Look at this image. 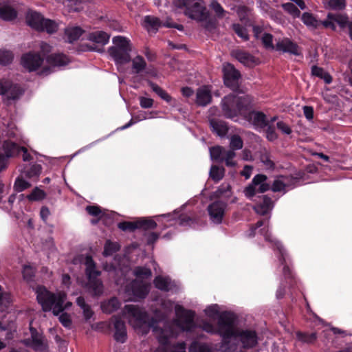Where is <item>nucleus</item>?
Listing matches in <instances>:
<instances>
[{
	"instance_id": "obj_5",
	"label": "nucleus",
	"mask_w": 352,
	"mask_h": 352,
	"mask_svg": "<svg viewBox=\"0 0 352 352\" xmlns=\"http://www.w3.org/2000/svg\"><path fill=\"white\" fill-rule=\"evenodd\" d=\"M113 45L108 50L110 56L118 65H122L131 60L132 51L131 41L124 36H117L112 39Z\"/></svg>"
},
{
	"instance_id": "obj_43",
	"label": "nucleus",
	"mask_w": 352,
	"mask_h": 352,
	"mask_svg": "<svg viewBox=\"0 0 352 352\" xmlns=\"http://www.w3.org/2000/svg\"><path fill=\"white\" fill-rule=\"evenodd\" d=\"M190 352H212L211 348L206 344L195 342L189 349Z\"/></svg>"
},
{
	"instance_id": "obj_40",
	"label": "nucleus",
	"mask_w": 352,
	"mask_h": 352,
	"mask_svg": "<svg viewBox=\"0 0 352 352\" xmlns=\"http://www.w3.org/2000/svg\"><path fill=\"white\" fill-rule=\"evenodd\" d=\"M46 197L45 192L41 188L36 187L27 198L32 201H41Z\"/></svg>"
},
{
	"instance_id": "obj_29",
	"label": "nucleus",
	"mask_w": 352,
	"mask_h": 352,
	"mask_svg": "<svg viewBox=\"0 0 352 352\" xmlns=\"http://www.w3.org/2000/svg\"><path fill=\"white\" fill-rule=\"evenodd\" d=\"M204 312H205L206 316L210 318L214 319L217 317V318H218L217 324V326H214V327H216V328H218L219 320L220 316L222 314L226 313V312L220 313L219 307L218 305H216V304L211 305L207 307L204 309ZM212 325L214 327L213 324H212Z\"/></svg>"
},
{
	"instance_id": "obj_57",
	"label": "nucleus",
	"mask_w": 352,
	"mask_h": 352,
	"mask_svg": "<svg viewBox=\"0 0 352 352\" xmlns=\"http://www.w3.org/2000/svg\"><path fill=\"white\" fill-rule=\"evenodd\" d=\"M244 193H245V195L248 198L252 197L254 195H255L257 193L256 186H255L254 184L253 183V181L249 186H248L245 188Z\"/></svg>"
},
{
	"instance_id": "obj_3",
	"label": "nucleus",
	"mask_w": 352,
	"mask_h": 352,
	"mask_svg": "<svg viewBox=\"0 0 352 352\" xmlns=\"http://www.w3.org/2000/svg\"><path fill=\"white\" fill-rule=\"evenodd\" d=\"M177 8H184V14L190 19L199 23L207 30L213 28V24L210 21L208 11L199 0H182V2H175Z\"/></svg>"
},
{
	"instance_id": "obj_32",
	"label": "nucleus",
	"mask_w": 352,
	"mask_h": 352,
	"mask_svg": "<svg viewBox=\"0 0 352 352\" xmlns=\"http://www.w3.org/2000/svg\"><path fill=\"white\" fill-rule=\"evenodd\" d=\"M20 148L16 144L8 141L5 142L3 145V148L7 157L17 155L20 151Z\"/></svg>"
},
{
	"instance_id": "obj_16",
	"label": "nucleus",
	"mask_w": 352,
	"mask_h": 352,
	"mask_svg": "<svg viewBox=\"0 0 352 352\" xmlns=\"http://www.w3.org/2000/svg\"><path fill=\"white\" fill-rule=\"evenodd\" d=\"M277 51L289 53L294 55H300V52L298 45L287 38L278 40L275 45Z\"/></svg>"
},
{
	"instance_id": "obj_48",
	"label": "nucleus",
	"mask_w": 352,
	"mask_h": 352,
	"mask_svg": "<svg viewBox=\"0 0 352 352\" xmlns=\"http://www.w3.org/2000/svg\"><path fill=\"white\" fill-rule=\"evenodd\" d=\"M13 54L11 52L0 50V64L7 65L12 62Z\"/></svg>"
},
{
	"instance_id": "obj_58",
	"label": "nucleus",
	"mask_w": 352,
	"mask_h": 352,
	"mask_svg": "<svg viewBox=\"0 0 352 352\" xmlns=\"http://www.w3.org/2000/svg\"><path fill=\"white\" fill-rule=\"evenodd\" d=\"M140 104L142 108H151L153 104V100L146 97H140Z\"/></svg>"
},
{
	"instance_id": "obj_27",
	"label": "nucleus",
	"mask_w": 352,
	"mask_h": 352,
	"mask_svg": "<svg viewBox=\"0 0 352 352\" xmlns=\"http://www.w3.org/2000/svg\"><path fill=\"white\" fill-rule=\"evenodd\" d=\"M273 208V203L270 198L263 197V203L254 206V209L256 213L264 215Z\"/></svg>"
},
{
	"instance_id": "obj_47",
	"label": "nucleus",
	"mask_w": 352,
	"mask_h": 352,
	"mask_svg": "<svg viewBox=\"0 0 352 352\" xmlns=\"http://www.w3.org/2000/svg\"><path fill=\"white\" fill-rule=\"evenodd\" d=\"M259 39L261 40L262 43L266 48L271 50L275 49V46L273 45L272 42L273 36L272 34L263 33Z\"/></svg>"
},
{
	"instance_id": "obj_42",
	"label": "nucleus",
	"mask_w": 352,
	"mask_h": 352,
	"mask_svg": "<svg viewBox=\"0 0 352 352\" xmlns=\"http://www.w3.org/2000/svg\"><path fill=\"white\" fill-rule=\"evenodd\" d=\"M146 63L141 56H135L132 60L133 69L135 70L136 73H139L144 70L146 67Z\"/></svg>"
},
{
	"instance_id": "obj_51",
	"label": "nucleus",
	"mask_w": 352,
	"mask_h": 352,
	"mask_svg": "<svg viewBox=\"0 0 352 352\" xmlns=\"http://www.w3.org/2000/svg\"><path fill=\"white\" fill-rule=\"evenodd\" d=\"M31 186V184L23 179V178H18L16 179L14 183V189L17 192H22L24 190L30 188Z\"/></svg>"
},
{
	"instance_id": "obj_59",
	"label": "nucleus",
	"mask_w": 352,
	"mask_h": 352,
	"mask_svg": "<svg viewBox=\"0 0 352 352\" xmlns=\"http://www.w3.org/2000/svg\"><path fill=\"white\" fill-rule=\"evenodd\" d=\"M297 336L299 340H300L302 342H311L312 341L315 340L316 338V333H311V335L307 336L304 335L301 333H298Z\"/></svg>"
},
{
	"instance_id": "obj_34",
	"label": "nucleus",
	"mask_w": 352,
	"mask_h": 352,
	"mask_svg": "<svg viewBox=\"0 0 352 352\" xmlns=\"http://www.w3.org/2000/svg\"><path fill=\"white\" fill-rule=\"evenodd\" d=\"M302 21L307 27L312 28H317L320 24L322 25L323 22H319L311 13L309 12H305L302 14Z\"/></svg>"
},
{
	"instance_id": "obj_6",
	"label": "nucleus",
	"mask_w": 352,
	"mask_h": 352,
	"mask_svg": "<svg viewBox=\"0 0 352 352\" xmlns=\"http://www.w3.org/2000/svg\"><path fill=\"white\" fill-rule=\"evenodd\" d=\"M136 279L131 283L126 292L133 295V298H144L149 292L150 285L146 280L151 276V272L146 267H138L134 270Z\"/></svg>"
},
{
	"instance_id": "obj_41",
	"label": "nucleus",
	"mask_w": 352,
	"mask_h": 352,
	"mask_svg": "<svg viewBox=\"0 0 352 352\" xmlns=\"http://www.w3.org/2000/svg\"><path fill=\"white\" fill-rule=\"evenodd\" d=\"M324 3L326 8L333 10H342L346 6L345 0H329L324 2Z\"/></svg>"
},
{
	"instance_id": "obj_21",
	"label": "nucleus",
	"mask_w": 352,
	"mask_h": 352,
	"mask_svg": "<svg viewBox=\"0 0 352 352\" xmlns=\"http://www.w3.org/2000/svg\"><path fill=\"white\" fill-rule=\"evenodd\" d=\"M110 36L103 31H96L90 33L88 39L100 46L105 45L109 40Z\"/></svg>"
},
{
	"instance_id": "obj_14",
	"label": "nucleus",
	"mask_w": 352,
	"mask_h": 352,
	"mask_svg": "<svg viewBox=\"0 0 352 352\" xmlns=\"http://www.w3.org/2000/svg\"><path fill=\"white\" fill-rule=\"evenodd\" d=\"M31 331V343L25 340L24 343L30 345L34 350L36 351H44L47 348V340L41 335L36 332L35 329L30 327Z\"/></svg>"
},
{
	"instance_id": "obj_56",
	"label": "nucleus",
	"mask_w": 352,
	"mask_h": 352,
	"mask_svg": "<svg viewBox=\"0 0 352 352\" xmlns=\"http://www.w3.org/2000/svg\"><path fill=\"white\" fill-rule=\"evenodd\" d=\"M87 212L92 216L100 217L102 215V212L98 206H92L86 208Z\"/></svg>"
},
{
	"instance_id": "obj_17",
	"label": "nucleus",
	"mask_w": 352,
	"mask_h": 352,
	"mask_svg": "<svg viewBox=\"0 0 352 352\" xmlns=\"http://www.w3.org/2000/svg\"><path fill=\"white\" fill-rule=\"evenodd\" d=\"M111 323L114 329V338L120 342H124L126 339V329L123 321L116 316L111 318Z\"/></svg>"
},
{
	"instance_id": "obj_62",
	"label": "nucleus",
	"mask_w": 352,
	"mask_h": 352,
	"mask_svg": "<svg viewBox=\"0 0 352 352\" xmlns=\"http://www.w3.org/2000/svg\"><path fill=\"white\" fill-rule=\"evenodd\" d=\"M230 185L229 184H223L217 191V195H222L226 194L230 190Z\"/></svg>"
},
{
	"instance_id": "obj_33",
	"label": "nucleus",
	"mask_w": 352,
	"mask_h": 352,
	"mask_svg": "<svg viewBox=\"0 0 352 352\" xmlns=\"http://www.w3.org/2000/svg\"><path fill=\"white\" fill-rule=\"evenodd\" d=\"M210 126L213 131L217 133L219 136L225 135L228 131L227 125L223 122L221 121L212 120L210 121Z\"/></svg>"
},
{
	"instance_id": "obj_22",
	"label": "nucleus",
	"mask_w": 352,
	"mask_h": 352,
	"mask_svg": "<svg viewBox=\"0 0 352 352\" xmlns=\"http://www.w3.org/2000/svg\"><path fill=\"white\" fill-rule=\"evenodd\" d=\"M17 16L15 9L9 3L0 5V19L4 21H11Z\"/></svg>"
},
{
	"instance_id": "obj_35",
	"label": "nucleus",
	"mask_w": 352,
	"mask_h": 352,
	"mask_svg": "<svg viewBox=\"0 0 352 352\" xmlns=\"http://www.w3.org/2000/svg\"><path fill=\"white\" fill-rule=\"evenodd\" d=\"M286 180H287V178L285 177L281 176L278 177L274 180L272 186V190L274 192H285L286 188L288 186Z\"/></svg>"
},
{
	"instance_id": "obj_10",
	"label": "nucleus",
	"mask_w": 352,
	"mask_h": 352,
	"mask_svg": "<svg viewBox=\"0 0 352 352\" xmlns=\"http://www.w3.org/2000/svg\"><path fill=\"white\" fill-rule=\"evenodd\" d=\"M210 154L212 160L225 162L228 166H234L236 165V162L233 160L236 154L232 149L226 150L222 146H216L210 148Z\"/></svg>"
},
{
	"instance_id": "obj_50",
	"label": "nucleus",
	"mask_w": 352,
	"mask_h": 352,
	"mask_svg": "<svg viewBox=\"0 0 352 352\" xmlns=\"http://www.w3.org/2000/svg\"><path fill=\"white\" fill-rule=\"evenodd\" d=\"M243 144V141L239 135H234L230 138V146L232 151L242 148Z\"/></svg>"
},
{
	"instance_id": "obj_49",
	"label": "nucleus",
	"mask_w": 352,
	"mask_h": 352,
	"mask_svg": "<svg viewBox=\"0 0 352 352\" xmlns=\"http://www.w3.org/2000/svg\"><path fill=\"white\" fill-rule=\"evenodd\" d=\"M118 228L123 231H133L137 228H139L138 221L129 222L124 221L118 223Z\"/></svg>"
},
{
	"instance_id": "obj_54",
	"label": "nucleus",
	"mask_w": 352,
	"mask_h": 352,
	"mask_svg": "<svg viewBox=\"0 0 352 352\" xmlns=\"http://www.w3.org/2000/svg\"><path fill=\"white\" fill-rule=\"evenodd\" d=\"M249 10L245 6H240L236 10L237 15L241 21H245L248 16Z\"/></svg>"
},
{
	"instance_id": "obj_13",
	"label": "nucleus",
	"mask_w": 352,
	"mask_h": 352,
	"mask_svg": "<svg viewBox=\"0 0 352 352\" xmlns=\"http://www.w3.org/2000/svg\"><path fill=\"white\" fill-rule=\"evenodd\" d=\"M22 94V90L17 85L9 80L0 81V95H4L8 100H15Z\"/></svg>"
},
{
	"instance_id": "obj_25",
	"label": "nucleus",
	"mask_w": 352,
	"mask_h": 352,
	"mask_svg": "<svg viewBox=\"0 0 352 352\" xmlns=\"http://www.w3.org/2000/svg\"><path fill=\"white\" fill-rule=\"evenodd\" d=\"M47 62L52 67L63 66L69 63V59L63 54H52L47 58Z\"/></svg>"
},
{
	"instance_id": "obj_20",
	"label": "nucleus",
	"mask_w": 352,
	"mask_h": 352,
	"mask_svg": "<svg viewBox=\"0 0 352 352\" xmlns=\"http://www.w3.org/2000/svg\"><path fill=\"white\" fill-rule=\"evenodd\" d=\"M248 120L250 123L259 128L265 127L269 122L266 116L263 113L259 111L250 112L248 115Z\"/></svg>"
},
{
	"instance_id": "obj_46",
	"label": "nucleus",
	"mask_w": 352,
	"mask_h": 352,
	"mask_svg": "<svg viewBox=\"0 0 352 352\" xmlns=\"http://www.w3.org/2000/svg\"><path fill=\"white\" fill-rule=\"evenodd\" d=\"M41 166L39 164H33L30 168L24 171V174L29 178L37 177L41 174Z\"/></svg>"
},
{
	"instance_id": "obj_63",
	"label": "nucleus",
	"mask_w": 352,
	"mask_h": 352,
	"mask_svg": "<svg viewBox=\"0 0 352 352\" xmlns=\"http://www.w3.org/2000/svg\"><path fill=\"white\" fill-rule=\"evenodd\" d=\"M261 162L267 168H272L274 167L273 162L269 158L267 155H263L261 158Z\"/></svg>"
},
{
	"instance_id": "obj_44",
	"label": "nucleus",
	"mask_w": 352,
	"mask_h": 352,
	"mask_svg": "<svg viewBox=\"0 0 352 352\" xmlns=\"http://www.w3.org/2000/svg\"><path fill=\"white\" fill-rule=\"evenodd\" d=\"M120 248V245L117 243H112L110 241H107L105 243L104 247L103 254L104 256H110L113 254L114 252L118 251Z\"/></svg>"
},
{
	"instance_id": "obj_9",
	"label": "nucleus",
	"mask_w": 352,
	"mask_h": 352,
	"mask_svg": "<svg viewBox=\"0 0 352 352\" xmlns=\"http://www.w3.org/2000/svg\"><path fill=\"white\" fill-rule=\"evenodd\" d=\"M336 24H338L340 28L348 27L349 36L352 40V21H349L348 17L346 15L330 13L322 22V25L324 28H330L332 30H336Z\"/></svg>"
},
{
	"instance_id": "obj_45",
	"label": "nucleus",
	"mask_w": 352,
	"mask_h": 352,
	"mask_svg": "<svg viewBox=\"0 0 352 352\" xmlns=\"http://www.w3.org/2000/svg\"><path fill=\"white\" fill-rule=\"evenodd\" d=\"M283 8L292 16L297 18L300 15V11L292 3H286L282 5Z\"/></svg>"
},
{
	"instance_id": "obj_11",
	"label": "nucleus",
	"mask_w": 352,
	"mask_h": 352,
	"mask_svg": "<svg viewBox=\"0 0 352 352\" xmlns=\"http://www.w3.org/2000/svg\"><path fill=\"white\" fill-rule=\"evenodd\" d=\"M43 58L38 53L30 52L24 54L21 58V64L29 72L37 70L43 64Z\"/></svg>"
},
{
	"instance_id": "obj_39",
	"label": "nucleus",
	"mask_w": 352,
	"mask_h": 352,
	"mask_svg": "<svg viewBox=\"0 0 352 352\" xmlns=\"http://www.w3.org/2000/svg\"><path fill=\"white\" fill-rule=\"evenodd\" d=\"M150 87L151 89L157 94L162 99L164 100L167 102H170L171 97L169 96V94L163 89H162L160 87H159L157 85L150 82L149 83Z\"/></svg>"
},
{
	"instance_id": "obj_2",
	"label": "nucleus",
	"mask_w": 352,
	"mask_h": 352,
	"mask_svg": "<svg viewBox=\"0 0 352 352\" xmlns=\"http://www.w3.org/2000/svg\"><path fill=\"white\" fill-rule=\"evenodd\" d=\"M37 300L41 304L44 311L52 310L55 316L63 312L65 309L72 305L67 302L65 304L66 294L64 292H58L54 294L47 291L45 287H38L36 291Z\"/></svg>"
},
{
	"instance_id": "obj_15",
	"label": "nucleus",
	"mask_w": 352,
	"mask_h": 352,
	"mask_svg": "<svg viewBox=\"0 0 352 352\" xmlns=\"http://www.w3.org/2000/svg\"><path fill=\"white\" fill-rule=\"evenodd\" d=\"M226 206V204L221 201H215L208 206V213L212 222L215 223L221 222Z\"/></svg>"
},
{
	"instance_id": "obj_53",
	"label": "nucleus",
	"mask_w": 352,
	"mask_h": 352,
	"mask_svg": "<svg viewBox=\"0 0 352 352\" xmlns=\"http://www.w3.org/2000/svg\"><path fill=\"white\" fill-rule=\"evenodd\" d=\"M23 275L25 280L30 281L34 275V270L30 265H25L23 270Z\"/></svg>"
},
{
	"instance_id": "obj_37",
	"label": "nucleus",
	"mask_w": 352,
	"mask_h": 352,
	"mask_svg": "<svg viewBox=\"0 0 352 352\" xmlns=\"http://www.w3.org/2000/svg\"><path fill=\"white\" fill-rule=\"evenodd\" d=\"M225 173V170L223 167L218 166H212L210 170V177L215 182L221 180Z\"/></svg>"
},
{
	"instance_id": "obj_24",
	"label": "nucleus",
	"mask_w": 352,
	"mask_h": 352,
	"mask_svg": "<svg viewBox=\"0 0 352 352\" xmlns=\"http://www.w3.org/2000/svg\"><path fill=\"white\" fill-rule=\"evenodd\" d=\"M208 7L218 19H223L226 17L228 14V12L224 10L217 0H211L208 4Z\"/></svg>"
},
{
	"instance_id": "obj_36",
	"label": "nucleus",
	"mask_w": 352,
	"mask_h": 352,
	"mask_svg": "<svg viewBox=\"0 0 352 352\" xmlns=\"http://www.w3.org/2000/svg\"><path fill=\"white\" fill-rule=\"evenodd\" d=\"M311 72L314 76H318L323 79L324 82L327 84L331 83L332 81L331 76L320 67L314 66L312 67Z\"/></svg>"
},
{
	"instance_id": "obj_23",
	"label": "nucleus",
	"mask_w": 352,
	"mask_h": 352,
	"mask_svg": "<svg viewBox=\"0 0 352 352\" xmlns=\"http://www.w3.org/2000/svg\"><path fill=\"white\" fill-rule=\"evenodd\" d=\"M266 180L267 177L264 175H257L253 178L257 193H262L269 190L270 185L266 183Z\"/></svg>"
},
{
	"instance_id": "obj_55",
	"label": "nucleus",
	"mask_w": 352,
	"mask_h": 352,
	"mask_svg": "<svg viewBox=\"0 0 352 352\" xmlns=\"http://www.w3.org/2000/svg\"><path fill=\"white\" fill-rule=\"evenodd\" d=\"M59 321L65 327L69 328L72 325L71 317L66 313H63L60 315Z\"/></svg>"
},
{
	"instance_id": "obj_8",
	"label": "nucleus",
	"mask_w": 352,
	"mask_h": 352,
	"mask_svg": "<svg viewBox=\"0 0 352 352\" xmlns=\"http://www.w3.org/2000/svg\"><path fill=\"white\" fill-rule=\"evenodd\" d=\"M80 258L84 261L86 266V274L89 278V287L92 289L94 294L100 295L102 293V282L97 279V277L100 274V272L96 269V265L91 256H87L85 258L80 256Z\"/></svg>"
},
{
	"instance_id": "obj_60",
	"label": "nucleus",
	"mask_w": 352,
	"mask_h": 352,
	"mask_svg": "<svg viewBox=\"0 0 352 352\" xmlns=\"http://www.w3.org/2000/svg\"><path fill=\"white\" fill-rule=\"evenodd\" d=\"M303 113L305 116V118L309 120H311L314 118V109L313 107L310 106H305L303 107Z\"/></svg>"
},
{
	"instance_id": "obj_64",
	"label": "nucleus",
	"mask_w": 352,
	"mask_h": 352,
	"mask_svg": "<svg viewBox=\"0 0 352 352\" xmlns=\"http://www.w3.org/2000/svg\"><path fill=\"white\" fill-rule=\"evenodd\" d=\"M260 8L263 10L265 13L272 15L274 13V10L266 3L260 1Z\"/></svg>"
},
{
	"instance_id": "obj_61",
	"label": "nucleus",
	"mask_w": 352,
	"mask_h": 352,
	"mask_svg": "<svg viewBox=\"0 0 352 352\" xmlns=\"http://www.w3.org/2000/svg\"><path fill=\"white\" fill-rule=\"evenodd\" d=\"M277 128L280 130L283 133L289 135L291 133L292 130L289 126L283 122H277Z\"/></svg>"
},
{
	"instance_id": "obj_52",
	"label": "nucleus",
	"mask_w": 352,
	"mask_h": 352,
	"mask_svg": "<svg viewBox=\"0 0 352 352\" xmlns=\"http://www.w3.org/2000/svg\"><path fill=\"white\" fill-rule=\"evenodd\" d=\"M139 228L154 229L156 228V223L151 219H140L138 220Z\"/></svg>"
},
{
	"instance_id": "obj_38",
	"label": "nucleus",
	"mask_w": 352,
	"mask_h": 352,
	"mask_svg": "<svg viewBox=\"0 0 352 352\" xmlns=\"http://www.w3.org/2000/svg\"><path fill=\"white\" fill-rule=\"evenodd\" d=\"M232 28L234 33L243 41H248L249 39V34L245 27L239 23H234L232 25Z\"/></svg>"
},
{
	"instance_id": "obj_31",
	"label": "nucleus",
	"mask_w": 352,
	"mask_h": 352,
	"mask_svg": "<svg viewBox=\"0 0 352 352\" xmlns=\"http://www.w3.org/2000/svg\"><path fill=\"white\" fill-rule=\"evenodd\" d=\"M82 32L83 30L79 27H69L65 30V34L70 43L78 39Z\"/></svg>"
},
{
	"instance_id": "obj_4",
	"label": "nucleus",
	"mask_w": 352,
	"mask_h": 352,
	"mask_svg": "<svg viewBox=\"0 0 352 352\" xmlns=\"http://www.w3.org/2000/svg\"><path fill=\"white\" fill-rule=\"evenodd\" d=\"M252 103L248 95H229L222 100V109L227 118H232L239 114H245Z\"/></svg>"
},
{
	"instance_id": "obj_28",
	"label": "nucleus",
	"mask_w": 352,
	"mask_h": 352,
	"mask_svg": "<svg viewBox=\"0 0 352 352\" xmlns=\"http://www.w3.org/2000/svg\"><path fill=\"white\" fill-rule=\"evenodd\" d=\"M120 306V303L116 298L104 301L101 305L102 311L107 314H111L116 311Z\"/></svg>"
},
{
	"instance_id": "obj_18",
	"label": "nucleus",
	"mask_w": 352,
	"mask_h": 352,
	"mask_svg": "<svg viewBox=\"0 0 352 352\" xmlns=\"http://www.w3.org/2000/svg\"><path fill=\"white\" fill-rule=\"evenodd\" d=\"M232 55L242 64L252 67L258 63V60L251 54L242 50H234Z\"/></svg>"
},
{
	"instance_id": "obj_1",
	"label": "nucleus",
	"mask_w": 352,
	"mask_h": 352,
	"mask_svg": "<svg viewBox=\"0 0 352 352\" xmlns=\"http://www.w3.org/2000/svg\"><path fill=\"white\" fill-rule=\"evenodd\" d=\"M201 328L208 333H217L222 337L221 352H242V348H252L257 344L256 332L236 328L235 317L231 313H226L220 316L218 328L207 322L201 324Z\"/></svg>"
},
{
	"instance_id": "obj_26",
	"label": "nucleus",
	"mask_w": 352,
	"mask_h": 352,
	"mask_svg": "<svg viewBox=\"0 0 352 352\" xmlns=\"http://www.w3.org/2000/svg\"><path fill=\"white\" fill-rule=\"evenodd\" d=\"M154 284L157 289L163 291H169L173 286V283L168 277L162 276H158L155 278Z\"/></svg>"
},
{
	"instance_id": "obj_30",
	"label": "nucleus",
	"mask_w": 352,
	"mask_h": 352,
	"mask_svg": "<svg viewBox=\"0 0 352 352\" xmlns=\"http://www.w3.org/2000/svg\"><path fill=\"white\" fill-rule=\"evenodd\" d=\"M144 25L148 30H157L162 25L160 19L153 16H146L144 18Z\"/></svg>"
},
{
	"instance_id": "obj_19",
	"label": "nucleus",
	"mask_w": 352,
	"mask_h": 352,
	"mask_svg": "<svg viewBox=\"0 0 352 352\" xmlns=\"http://www.w3.org/2000/svg\"><path fill=\"white\" fill-rule=\"evenodd\" d=\"M211 90L208 87L204 86L197 91L196 102L200 106H206L211 101Z\"/></svg>"
},
{
	"instance_id": "obj_7",
	"label": "nucleus",
	"mask_w": 352,
	"mask_h": 352,
	"mask_svg": "<svg viewBox=\"0 0 352 352\" xmlns=\"http://www.w3.org/2000/svg\"><path fill=\"white\" fill-rule=\"evenodd\" d=\"M26 21L32 28L38 31H46L49 34L55 32L58 24L50 19H45L39 13L29 11L26 15Z\"/></svg>"
},
{
	"instance_id": "obj_12",
	"label": "nucleus",
	"mask_w": 352,
	"mask_h": 352,
	"mask_svg": "<svg viewBox=\"0 0 352 352\" xmlns=\"http://www.w3.org/2000/svg\"><path fill=\"white\" fill-rule=\"evenodd\" d=\"M223 72L225 85L232 89L236 87L241 76L239 71L232 65L225 63L223 65Z\"/></svg>"
}]
</instances>
